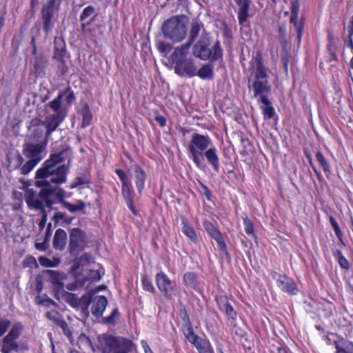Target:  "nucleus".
<instances>
[{"label":"nucleus","mask_w":353,"mask_h":353,"mask_svg":"<svg viewBox=\"0 0 353 353\" xmlns=\"http://www.w3.org/2000/svg\"><path fill=\"white\" fill-rule=\"evenodd\" d=\"M249 71L250 76L248 77V88L252 89L255 98H259L262 104L265 107L263 109L265 119H270L275 114L274 108L268 98L271 92L272 86L269 81L270 69L264 64L263 59L260 52H256L250 61Z\"/></svg>","instance_id":"obj_1"},{"label":"nucleus","mask_w":353,"mask_h":353,"mask_svg":"<svg viewBox=\"0 0 353 353\" xmlns=\"http://www.w3.org/2000/svg\"><path fill=\"white\" fill-rule=\"evenodd\" d=\"M188 152L194 164L199 169L205 167V160L212 170L220 172V158L216 148L208 134L193 133L188 143Z\"/></svg>","instance_id":"obj_2"},{"label":"nucleus","mask_w":353,"mask_h":353,"mask_svg":"<svg viewBox=\"0 0 353 353\" xmlns=\"http://www.w3.org/2000/svg\"><path fill=\"white\" fill-rule=\"evenodd\" d=\"M68 149L61 150L56 154H51L46 160L41 168L35 173L34 186L43 189H48L54 185L64 183L67 181L68 168L65 165H61L56 168V165L65 160L64 154Z\"/></svg>","instance_id":"obj_3"},{"label":"nucleus","mask_w":353,"mask_h":353,"mask_svg":"<svg viewBox=\"0 0 353 353\" xmlns=\"http://www.w3.org/2000/svg\"><path fill=\"white\" fill-rule=\"evenodd\" d=\"M58 185L40 190L38 194L39 198L44 201L48 208H52V205L56 203H60L63 208L72 213L82 211L85 208V202L81 199L77 200L76 204L65 201L66 192Z\"/></svg>","instance_id":"obj_4"},{"label":"nucleus","mask_w":353,"mask_h":353,"mask_svg":"<svg viewBox=\"0 0 353 353\" xmlns=\"http://www.w3.org/2000/svg\"><path fill=\"white\" fill-rule=\"evenodd\" d=\"M189 51L188 46H181L176 48L170 56L171 61L174 64V72L179 77L196 76V66L194 61L192 58L187 57Z\"/></svg>","instance_id":"obj_5"},{"label":"nucleus","mask_w":353,"mask_h":353,"mask_svg":"<svg viewBox=\"0 0 353 353\" xmlns=\"http://www.w3.org/2000/svg\"><path fill=\"white\" fill-rule=\"evenodd\" d=\"M165 39L174 43L183 41L187 34V28L181 16L176 15L165 20L161 27Z\"/></svg>","instance_id":"obj_6"},{"label":"nucleus","mask_w":353,"mask_h":353,"mask_svg":"<svg viewBox=\"0 0 353 353\" xmlns=\"http://www.w3.org/2000/svg\"><path fill=\"white\" fill-rule=\"evenodd\" d=\"M103 339V353H129L133 350V342L128 338L105 334Z\"/></svg>","instance_id":"obj_7"},{"label":"nucleus","mask_w":353,"mask_h":353,"mask_svg":"<svg viewBox=\"0 0 353 353\" xmlns=\"http://www.w3.org/2000/svg\"><path fill=\"white\" fill-rule=\"evenodd\" d=\"M209 43L204 40H199L194 46V56L201 60H210L211 62L222 59L223 50L220 41H216L212 49L209 48Z\"/></svg>","instance_id":"obj_8"},{"label":"nucleus","mask_w":353,"mask_h":353,"mask_svg":"<svg viewBox=\"0 0 353 353\" xmlns=\"http://www.w3.org/2000/svg\"><path fill=\"white\" fill-rule=\"evenodd\" d=\"M62 0H48L41 10L42 30L48 35L53 29L55 13L59 11Z\"/></svg>","instance_id":"obj_9"},{"label":"nucleus","mask_w":353,"mask_h":353,"mask_svg":"<svg viewBox=\"0 0 353 353\" xmlns=\"http://www.w3.org/2000/svg\"><path fill=\"white\" fill-rule=\"evenodd\" d=\"M87 246L86 234L78 228H72L69 232L68 252L72 256H78Z\"/></svg>","instance_id":"obj_10"},{"label":"nucleus","mask_w":353,"mask_h":353,"mask_svg":"<svg viewBox=\"0 0 353 353\" xmlns=\"http://www.w3.org/2000/svg\"><path fill=\"white\" fill-rule=\"evenodd\" d=\"M115 173L117 174L121 182V194L125 203L134 216H137L138 212L134 205L132 196L133 188L128 176L122 169H116Z\"/></svg>","instance_id":"obj_11"},{"label":"nucleus","mask_w":353,"mask_h":353,"mask_svg":"<svg viewBox=\"0 0 353 353\" xmlns=\"http://www.w3.org/2000/svg\"><path fill=\"white\" fill-rule=\"evenodd\" d=\"M155 283L159 292L167 300L173 299L177 290L176 285L165 272L160 271L155 275Z\"/></svg>","instance_id":"obj_12"},{"label":"nucleus","mask_w":353,"mask_h":353,"mask_svg":"<svg viewBox=\"0 0 353 353\" xmlns=\"http://www.w3.org/2000/svg\"><path fill=\"white\" fill-rule=\"evenodd\" d=\"M66 44L64 39L61 37H55L54 39V48L52 59L60 63L59 70L62 74L68 71L65 58L67 57ZM70 57V55H68Z\"/></svg>","instance_id":"obj_13"},{"label":"nucleus","mask_w":353,"mask_h":353,"mask_svg":"<svg viewBox=\"0 0 353 353\" xmlns=\"http://www.w3.org/2000/svg\"><path fill=\"white\" fill-rule=\"evenodd\" d=\"M60 297L72 307H81V312L86 317L89 316L90 298L87 297V293L79 298L77 294L63 290L60 293Z\"/></svg>","instance_id":"obj_14"},{"label":"nucleus","mask_w":353,"mask_h":353,"mask_svg":"<svg viewBox=\"0 0 353 353\" xmlns=\"http://www.w3.org/2000/svg\"><path fill=\"white\" fill-rule=\"evenodd\" d=\"M270 275L273 279L276 280L278 288L282 292L292 296L299 293L297 284L292 277L279 274L274 270L271 271Z\"/></svg>","instance_id":"obj_15"},{"label":"nucleus","mask_w":353,"mask_h":353,"mask_svg":"<svg viewBox=\"0 0 353 353\" xmlns=\"http://www.w3.org/2000/svg\"><path fill=\"white\" fill-rule=\"evenodd\" d=\"M214 301L219 310L224 313L228 319L230 321L231 325L235 327L237 312L230 303L229 297L224 292L217 294L214 296Z\"/></svg>","instance_id":"obj_16"},{"label":"nucleus","mask_w":353,"mask_h":353,"mask_svg":"<svg viewBox=\"0 0 353 353\" xmlns=\"http://www.w3.org/2000/svg\"><path fill=\"white\" fill-rule=\"evenodd\" d=\"M203 225L208 234L216 241L219 250L230 259L225 239L219 229L212 222L206 219L203 221Z\"/></svg>","instance_id":"obj_17"},{"label":"nucleus","mask_w":353,"mask_h":353,"mask_svg":"<svg viewBox=\"0 0 353 353\" xmlns=\"http://www.w3.org/2000/svg\"><path fill=\"white\" fill-rule=\"evenodd\" d=\"M26 203L29 208H33L41 212V218L38 223V226L40 230H43L46 225L48 218L46 203L39 197L35 198L33 192L26 197Z\"/></svg>","instance_id":"obj_18"},{"label":"nucleus","mask_w":353,"mask_h":353,"mask_svg":"<svg viewBox=\"0 0 353 353\" xmlns=\"http://www.w3.org/2000/svg\"><path fill=\"white\" fill-rule=\"evenodd\" d=\"M87 297L90 298L92 314L97 319L101 317L108 305L107 298L102 295L94 296V292L92 290L87 292Z\"/></svg>","instance_id":"obj_19"},{"label":"nucleus","mask_w":353,"mask_h":353,"mask_svg":"<svg viewBox=\"0 0 353 353\" xmlns=\"http://www.w3.org/2000/svg\"><path fill=\"white\" fill-rule=\"evenodd\" d=\"M291 16L290 17V23L293 24L296 31V37L298 44H300L302 39L303 32L305 25V18L302 17L299 21H298V16L299 12V4L298 1H292L291 3Z\"/></svg>","instance_id":"obj_20"},{"label":"nucleus","mask_w":353,"mask_h":353,"mask_svg":"<svg viewBox=\"0 0 353 353\" xmlns=\"http://www.w3.org/2000/svg\"><path fill=\"white\" fill-rule=\"evenodd\" d=\"M48 276V281L53 285L54 296L56 299L60 300V293L64 290L63 280L64 275L57 271L48 270L45 272Z\"/></svg>","instance_id":"obj_21"},{"label":"nucleus","mask_w":353,"mask_h":353,"mask_svg":"<svg viewBox=\"0 0 353 353\" xmlns=\"http://www.w3.org/2000/svg\"><path fill=\"white\" fill-rule=\"evenodd\" d=\"M66 116L67 112H61L50 114L46 117L44 123L46 129V137H49L54 131L56 130L58 126L63 121Z\"/></svg>","instance_id":"obj_22"},{"label":"nucleus","mask_w":353,"mask_h":353,"mask_svg":"<svg viewBox=\"0 0 353 353\" xmlns=\"http://www.w3.org/2000/svg\"><path fill=\"white\" fill-rule=\"evenodd\" d=\"M46 143H26L23 145V154L28 159H34L37 158H41V156L43 151L45 150Z\"/></svg>","instance_id":"obj_23"},{"label":"nucleus","mask_w":353,"mask_h":353,"mask_svg":"<svg viewBox=\"0 0 353 353\" xmlns=\"http://www.w3.org/2000/svg\"><path fill=\"white\" fill-rule=\"evenodd\" d=\"M97 16L95 8L92 6H88L83 10L79 16L82 32H85L86 27L95 21Z\"/></svg>","instance_id":"obj_24"},{"label":"nucleus","mask_w":353,"mask_h":353,"mask_svg":"<svg viewBox=\"0 0 353 353\" xmlns=\"http://www.w3.org/2000/svg\"><path fill=\"white\" fill-rule=\"evenodd\" d=\"M238 6L237 19L240 25H245L249 18V9L252 0H234Z\"/></svg>","instance_id":"obj_25"},{"label":"nucleus","mask_w":353,"mask_h":353,"mask_svg":"<svg viewBox=\"0 0 353 353\" xmlns=\"http://www.w3.org/2000/svg\"><path fill=\"white\" fill-rule=\"evenodd\" d=\"M234 134L241 143L242 150L239 152L241 157H248L254 152L253 143L241 130L235 131Z\"/></svg>","instance_id":"obj_26"},{"label":"nucleus","mask_w":353,"mask_h":353,"mask_svg":"<svg viewBox=\"0 0 353 353\" xmlns=\"http://www.w3.org/2000/svg\"><path fill=\"white\" fill-rule=\"evenodd\" d=\"M181 231L183 234L189 239L190 242L194 244H197L199 243V238L196 232L192 225L185 216H181Z\"/></svg>","instance_id":"obj_27"},{"label":"nucleus","mask_w":353,"mask_h":353,"mask_svg":"<svg viewBox=\"0 0 353 353\" xmlns=\"http://www.w3.org/2000/svg\"><path fill=\"white\" fill-rule=\"evenodd\" d=\"M134 182L139 194L143 193L145 188V183L147 179V173L144 169L139 164H134Z\"/></svg>","instance_id":"obj_28"},{"label":"nucleus","mask_w":353,"mask_h":353,"mask_svg":"<svg viewBox=\"0 0 353 353\" xmlns=\"http://www.w3.org/2000/svg\"><path fill=\"white\" fill-rule=\"evenodd\" d=\"M48 59L46 55L41 54L37 56L33 61L32 71L37 77H43L46 74V69Z\"/></svg>","instance_id":"obj_29"},{"label":"nucleus","mask_w":353,"mask_h":353,"mask_svg":"<svg viewBox=\"0 0 353 353\" xmlns=\"http://www.w3.org/2000/svg\"><path fill=\"white\" fill-rule=\"evenodd\" d=\"M67 243V233L61 228H59L55 231L53 240L52 245L55 250L63 251Z\"/></svg>","instance_id":"obj_30"},{"label":"nucleus","mask_w":353,"mask_h":353,"mask_svg":"<svg viewBox=\"0 0 353 353\" xmlns=\"http://www.w3.org/2000/svg\"><path fill=\"white\" fill-rule=\"evenodd\" d=\"M198 279V274L194 272H187L183 274V276L184 285L187 288H192L196 291H198L199 289Z\"/></svg>","instance_id":"obj_31"},{"label":"nucleus","mask_w":353,"mask_h":353,"mask_svg":"<svg viewBox=\"0 0 353 353\" xmlns=\"http://www.w3.org/2000/svg\"><path fill=\"white\" fill-rule=\"evenodd\" d=\"M318 310L322 312L324 318L330 319L334 316L336 308L334 303L325 300L319 304Z\"/></svg>","instance_id":"obj_32"},{"label":"nucleus","mask_w":353,"mask_h":353,"mask_svg":"<svg viewBox=\"0 0 353 353\" xmlns=\"http://www.w3.org/2000/svg\"><path fill=\"white\" fill-rule=\"evenodd\" d=\"M202 26V23L199 22L197 20H193L191 23V28L190 30L188 41L185 43L182 44L181 46H188V48H190V46L197 38Z\"/></svg>","instance_id":"obj_33"},{"label":"nucleus","mask_w":353,"mask_h":353,"mask_svg":"<svg viewBox=\"0 0 353 353\" xmlns=\"http://www.w3.org/2000/svg\"><path fill=\"white\" fill-rule=\"evenodd\" d=\"M19 345L16 340L5 336L2 339L1 353H10L12 351H18Z\"/></svg>","instance_id":"obj_34"},{"label":"nucleus","mask_w":353,"mask_h":353,"mask_svg":"<svg viewBox=\"0 0 353 353\" xmlns=\"http://www.w3.org/2000/svg\"><path fill=\"white\" fill-rule=\"evenodd\" d=\"M80 114L82 118L81 128H84L89 126L92 123L93 115L87 103L83 104L81 108Z\"/></svg>","instance_id":"obj_35"},{"label":"nucleus","mask_w":353,"mask_h":353,"mask_svg":"<svg viewBox=\"0 0 353 353\" xmlns=\"http://www.w3.org/2000/svg\"><path fill=\"white\" fill-rule=\"evenodd\" d=\"M198 353H214L210 341L207 339L201 338L194 345Z\"/></svg>","instance_id":"obj_36"},{"label":"nucleus","mask_w":353,"mask_h":353,"mask_svg":"<svg viewBox=\"0 0 353 353\" xmlns=\"http://www.w3.org/2000/svg\"><path fill=\"white\" fill-rule=\"evenodd\" d=\"M91 183V177L90 174H84L81 176H77L70 183V188H81L82 185H86L88 187Z\"/></svg>","instance_id":"obj_37"},{"label":"nucleus","mask_w":353,"mask_h":353,"mask_svg":"<svg viewBox=\"0 0 353 353\" xmlns=\"http://www.w3.org/2000/svg\"><path fill=\"white\" fill-rule=\"evenodd\" d=\"M196 76L202 79H212L214 77L213 67L210 64L203 65L198 71L196 70Z\"/></svg>","instance_id":"obj_38"},{"label":"nucleus","mask_w":353,"mask_h":353,"mask_svg":"<svg viewBox=\"0 0 353 353\" xmlns=\"http://www.w3.org/2000/svg\"><path fill=\"white\" fill-rule=\"evenodd\" d=\"M41 161V158H37L34 159H29L19 168L20 174L22 175H27L29 174L34 167Z\"/></svg>","instance_id":"obj_39"},{"label":"nucleus","mask_w":353,"mask_h":353,"mask_svg":"<svg viewBox=\"0 0 353 353\" xmlns=\"http://www.w3.org/2000/svg\"><path fill=\"white\" fill-rule=\"evenodd\" d=\"M315 156L317 161L319 162L323 172L327 176L331 173V169L328 161H327L324 154L319 150H317L316 152Z\"/></svg>","instance_id":"obj_40"},{"label":"nucleus","mask_w":353,"mask_h":353,"mask_svg":"<svg viewBox=\"0 0 353 353\" xmlns=\"http://www.w3.org/2000/svg\"><path fill=\"white\" fill-rule=\"evenodd\" d=\"M62 105V94L59 93L53 100L48 103V107L55 113L61 112H67L64 109L61 108Z\"/></svg>","instance_id":"obj_41"},{"label":"nucleus","mask_w":353,"mask_h":353,"mask_svg":"<svg viewBox=\"0 0 353 353\" xmlns=\"http://www.w3.org/2000/svg\"><path fill=\"white\" fill-rule=\"evenodd\" d=\"M243 223L244 225L245 232L248 235H251L256 240L257 237L255 234L254 223L247 214H244V216H243Z\"/></svg>","instance_id":"obj_42"},{"label":"nucleus","mask_w":353,"mask_h":353,"mask_svg":"<svg viewBox=\"0 0 353 353\" xmlns=\"http://www.w3.org/2000/svg\"><path fill=\"white\" fill-rule=\"evenodd\" d=\"M182 331L183 332L185 338L193 345L201 338L194 332L192 325L182 327Z\"/></svg>","instance_id":"obj_43"},{"label":"nucleus","mask_w":353,"mask_h":353,"mask_svg":"<svg viewBox=\"0 0 353 353\" xmlns=\"http://www.w3.org/2000/svg\"><path fill=\"white\" fill-rule=\"evenodd\" d=\"M23 329V326L19 322L15 323L12 325L8 333L6 335L14 340L17 339L21 335Z\"/></svg>","instance_id":"obj_44"},{"label":"nucleus","mask_w":353,"mask_h":353,"mask_svg":"<svg viewBox=\"0 0 353 353\" xmlns=\"http://www.w3.org/2000/svg\"><path fill=\"white\" fill-rule=\"evenodd\" d=\"M281 61L283 65L284 70L286 73L288 72V65L291 59V54L290 50L288 49L287 46H282V50L281 54Z\"/></svg>","instance_id":"obj_45"},{"label":"nucleus","mask_w":353,"mask_h":353,"mask_svg":"<svg viewBox=\"0 0 353 353\" xmlns=\"http://www.w3.org/2000/svg\"><path fill=\"white\" fill-rule=\"evenodd\" d=\"M60 94H62V99L65 97V101L68 105H71L76 100L74 91L70 86H68L64 90L59 92Z\"/></svg>","instance_id":"obj_46"},{"label":"nucleus","mask_w":353,"mask_h":353,"mask_svg":"<svg viewBox=\"0 0 353 353\" xmlns=\"http://www.w3.org/2000/svg\"><path fill=\"white\" fill-rule=\"evenodd\" d=\"M143 289L145 291L151 292L152 294L156 293V290L152 284V279L148 277L146 274H142L141 278Z\"/></svg>","instance_id":"obj_47"},{"label":"nucleus","mask_w":353,"mask_h":353,"mask_svg":"<svg viewBox=\"0 0 353 353\" xmlns=\"http://www.w3.org/2000/svg\"><path fill=\"white\" fill-rule=\"evenodd\" d=\"M234 149L230 146H225L221 148L222 155L223 157V163L225 166L232 165V155Z\"/></svg>","instance_id":"obj_48"},{"label":"nucleus","mask_w":353,"mask_h":353,"mask_svg":"<svg viewBox=\"0 0 353 353\" xmlns=\"http://www.w3.org/2000/svg\"><path fill=\"white\" fill-rule=\"evenodd\" d=\"M328 219L334 231L336 237L341 243H343V234L340 228L339 223H337L334 217L332 215H329Z\"/></svg>","instance_id":"obj_49"},{"label":"nucleus","mask_w":353,"mask_h":353,"mask_svg":"<svg viewBox=\"0 0 353 353\" xmlns=\"http://www.w3.org/2000/svg\"><path fill=\"white\" fill-rule=\"evenodd\" d=\"M334 257L336 259L339 266L343 270H348L350 268V263L347 259L343 255L341 250H337L334 253Z\"/></svg>","instance_id":"obj_50"},{"label":"nucleus","mask_w":353,"mask_h":353,"mask_svg":"<svg viewBox=\"0 0 353 353\" xmlns=\"http://www.w3.org/2000/svg\"><path fill=\"white\" fill-rule=\"evenodd\" d=\"M74 219V217L72 216L65 217V213L62 212H57L52 218L55 224L59 223L60 220H63V223L65 225L70 224Z\"/></svg>","instance_id":"obj_51"},{"label":"nucleus","mask_w":353,"mask_h":353,"mask_svg":"<svg viewBox=\"0 0 353 353\" xmlns=\"http://www.w3.org/2000/svg\"><path fill=\"white\" fill-rule=\"evenodd\" d=\"M120 316V313L119 309L117 307L114 308L111 314L103 318V322L106 324L114 325L116 324V319H118Z\"/></svg>","instance_id":"obj_52"},{"label":"nucleus","mask_w":353,"mask_h":353,"mask_svg":"<svg viewBox=\"0 0 353 353\" xmlns=\"http://www.w3.org/2000/svg\"><path fill=\"white\" fill-rule=\"evenodd\" d=\"M57 326L60 327L62 330V332L65 336L71 341L73 339L72 332L70 330L67 322L62 319L61 321H58Z\"/></svg>","instance_id":"obj_53"},{"label":"nucleus","mask_w":353,"mask_h":353,"mask_svg":"<svg viewBox=\"0 0 353 353\" xmlns=\"http://www.w3.org/2000/svg\"><path fill=\"white\" fill-rule=\"evenodd\" d=\"M45 316L52 322H53L56 325L59 323L58 321H61L62 318L61 317L60 314L56 310L48 311L46 312Z\"/></svg>","instance_id":"obj_54"},{"label":"nucleus","mask_w":353,"mask_h":353,"mask_svg":"<svg viewBox=\"0 0 353 353\" xmlns=\"http://www.w3.org/2000/svg\"><path fill=\"white\" fill-rule=\"evenodd\" d=\"M158 50L163 54H168L172 49V46L165 41H159L157 45Z\"/></svg>","instance_id":"obj_55"},{"label":"nucleus","mask_w":353,"mask_h":353,"mask_svg":"<svg viewBox=\"0 0 353 353\" xmlns=\"http://www.w3.org/2000/svg\"><path fill=\"white\" fill-rule=\"evenodd\" d=\"M179 316L183 322L182 327H185L187 326L192 325L189 315L185 309H183L180 311Z\"/></svg>","instance_id":"obj_56"},{"label":"nucleus","mask_w":353,"mask_h":353,"mask_svg":"<svg viewBox=\"0 0 353 353\" xmlns=\"http://www.w3.org/2000/svg\"><path fill=\"white\" fill-rule=\"evenodd\" d=\"M286 27L285 25L280 26L279 28V34L281 39V43L282 46H288V41L286 39Z\"/></svg>","instance_id":"obj_57"},{"label":"nucleus","mask_w":353,"mask_h":353,"mask_svg":"<svg viewBox=\"0 0 353 353\" xmlns=\"http://www.w3.org/2000/svg\"><path fill=\"white\" fill-rule=\"evenodd\" d=\"M11 324L10 321L6 319H0V337L3 336Z\"/></svg>","instance_id":"obj_58"},{"label":"nucleus","mask_w":353,"mask_h":353,"mask_svg":"<svg viewBox=\"0 0 353 353\" xmlns=\"http://www.w3.org/2000/svg\"><path fill=\"white\" fill-rule=\"evenodd\" d=\"M43 289V281L41 275H37L35 277V290L39 294Z\"/></svg>","instance_id":"obj_59"},{"label":"nucleus","mask_w":353,"mask_h":353,"mask_svg":"<svg viewBox=\"0 0 353 353\" xmlns=\"http://www.w3.org/2000/svg\"><path fill=\"white\" fill-rule=\"evenodd\" d=\"M90 256L89 254L84 253L78 259V265L84 266L90 263Z\"/></svg>","instance_id":"obj_60"},{"label":"nucleus","mask_w":353,"mask_h":353,"mask_svg":"<svg viewBox=\"0 0 353 353\" xmlns=\"http://www.w3.org/2000/svg\"><path fill=\"white\" fill-rule=\"evenodd\" d=\"M39 262L40 265L43 267H53L54 266V264L52 262V261L46 256L39 257Z\"/></svg>","instance_id":"obj_61"},{"label":"nucleus","mask_w":353,"mask_h":353,"mask_svg":"<svg viewBox=\"0 0 353 353\" xmlns=\"http://www.w3.org/2000/svg\"><path fill=\"white\" fill-rule=\"evenodd\" d=\"M48 242L49 241H46V240L43 239V241L41 243H35L34 246L37 250L44 252L48 247Z\"/></svg>","instance_id":"obj_62"},{"label":"nucleus","mask_w":353,"mask_h":353,"mask_svg":"<svg viewBox=\"0 0 353 353\" xmlns=\"http://www.w3.org/2000/svg\"><path fill=\"white\" fill-rule=\"evenodd\" d=\"M89 275L92 282L99 281L101 277L99 270H91Z\"/></svg>","instance_id":"obj_63"},{"label":"nucleus","mask_w":353,"mask_h":353,"mask_svg":"<svg viewBox=\"0 0 353 353\" xmlns=\"http://www.w3.org/2000/svg\"><path fill=\"white\" fill-rule=\"evenodd\" d=\"M14 162H15V168L16 169H18V168L19 169L21 167V165H23V163L24 162V159L19 152H17V154L15 157V159H14Z\"/></svg>","instance_id":"obj_64"}]
</instances>
